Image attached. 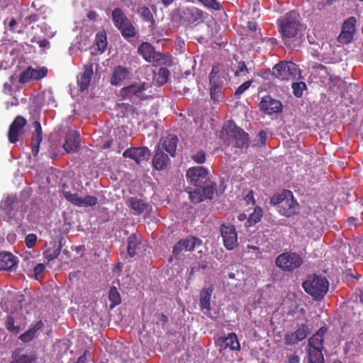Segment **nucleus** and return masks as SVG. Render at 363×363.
<instances>
[{
  "mask_svg": "<svg viewBox=\"0 0 363 363\" xmlns=\"http://www.w3.org/2000/svg\"><path fill=\"white\" fill-rule=\"evenodd\" d=\"M62 195L65 199L74 206H79L81 197L77 193H72L70 191H62Z\"/></svg>",
  "mask_w": 363,
  "mask_h": 363,
  "instance_id": "43",
  "label": "nucleus"
},
{
  "mask_svg": "<svg viewBox=\"0 0 363 363\" xmlns=\"http://www.w3.org/2000/svg\"><path fill=\"white\" fill-rule=\"evenodd\" d=\"M129 75L128 69L121 65L116 66L111 74L110 82L113 86H120Z\"/></svg>",
  "mask_w": 363,
  "mask_h": 363,
  "instance_id": "29",
  "label": "nucleus"
},
{
  "mask_svg": "<svg viewBox=\"0 0 363 363\" xmlns=\"http://www.w3.org/2000/svg\"><path fill=\"white\" fill-rule=\"evenodd\" d=\"M150 156V150L147 147H132L127 148L123 153V157L134 160L138 164L147 160Z\"/></svg>",
  "mask_w": 363,
  "mask_h": 363,
  "instance_id": "16",
  "label": "nucleus"
},
{
  "mask_svg": "<svg viewBox=\"0 0 363 363\" xmlns=\"http://www.w3.org/2000/svg\"><path fill=\"white\" fill-rule=\"evenodd\" d=\"M87 18L91 21H95L98 17V14L95 11H90L87 15Z\"/></svg>",
  "mask_w": 363,
  "mask_h": 363,
  "instance_id": "58",
  "label": "nucleus"
},
{
  "mask_svg": "<svg viewBox=\"0 0 363 363\" xmlns=\"http://www.w3.org/2000/svg\"><path fill=\"white\" fill-rule=\"evenodd\" d=\"M47 73L48 69L45 67L38 69L28 67L21 73L19 82L26 83L32 79L39 80L44 78L47 75Z\"/></svg>",
  "mask_w": 363,
  "mask_h": 363,
  "instance_id": "22",
  "label": "nucleus"
},
{
  "mask_svg": "<svg viewBox=\"0 0 363 363\" xmlns=\"http://www.w3.org/2000/svg\"><path fill=\"white\" fill-rule=\"evenodd\" d=\"M45 272V265L42 263L37 264L31 274H28V276L34 278L38 281H42Z\"/></svg>",
  "mask_w": 363,
  "mask_h": 363,
  "instance_id": "40",
  "label": "nucleus"
},
{
  "mask_svg": "<svg viewBox=\"0 0 363 363\" xmlns=\"http://www.w3.org/2000/svg\"><path fill=\"white\" fill-rule=\"evenodd\" d=\"M79 135L77 132L69 133L63 147L67 152H76L79 147Z\"/></svg>",
  "mask_w": 363,
  "mask_h": 363,
  "instance_id": "31",
  "label": "nucleus"
},
{
  "mask_svg": "<svg viewBox=\"0 0 363 363\" xmlns=\"http://www.w3.org/2000/svg\"><path fill=\"white\" fill-rule=\"evenodd\" d=\"M145 83H133L128 86L122 88L120 91V96L123 99H130L132 96H136L141 100L147 99V96L144 93L145 90Z\"/></svg>",
  "mask_w": 363,
  "mask_h": 363,
  "instance_id": "13",
  "label": "nucleus"
},
{
  "mask_svg": "<svg viewBox=\"0 0 363 363\" xmlns=\"http://www.w3.org/2000/svg\"><path fill=\"white\" fill-rule=\"evenodd\" d=\"M33 127L35 132L31 138V149L34 157H36L39 152L40 144L43 140L42 127L40 123L38 121H34Z\"/></svg>",
  "mask_w": 363,
  "mask_h": 363,
  "instance_id": "28",
  "label": "nucleus"
},
{
  "mask_svg": "<svg viewBox=\"0 0 363 363\" xmlns=\"http://www.w3.org/2000/svg\"><path fill=\"white\" fill-rule=\"evenodd\" d=\"M270 204L276 206L278 212L286 217L296 215L299 207L298 203L290 190H284L281 193L272 196L270 199Z\"/></svg>",
  "mask_w": 363,
  "mask_h": 363,
  "instance_id": "3",
  "label": "nucleus"
},
{
  "mask_svg": "<svg viewBox=\"0 0 363 363\" xmlns=\"http://www.w3.org/2000/svg\"><path fill=\"white\" fill-rule=\"evenodd\" d=\"M170 72L166 67H160L158 71L157 77L156 79L157 84L163 85L167 82Z\"/></svg>",
  "mask_w": 363,
  "mask_h": 363,
  "instance_id": "44",
  "label": "nucleus"
},
{
  "mask_svg": "<svg viewBox=\"0 0 363 363\" xmlns=\"http://www.w3.org/2000/svg\"><path fill=\"white\" fill-rule=\"evenodd\" d=\"M37 357L35 354H27L21 350H15L11 357L10 363H36Z\"/></svg>",
  "mask_w": 363,
  "mask_h": 363,
  "instance_id": "32",
  "label": "nucleus"
},
{
  "mask_svg": "<svg viewBox=\"0 0 363 363\" xmlns=\"http://www.w3.org/2000/svg\"><path fill=\"white\" fill-rule=\"evenodd\" d=\"M356 23L357 20L353 16L348 18L344 21L342 31L337 37L338 42L346 44L352 40L354 33L356 30Z\"/></svg>",
  "mask_w": 363,
  "mask_h": 363,
  "instance_id": "17",
  "label": "nucleus"
},
{
  "mask_svg": "<svg viewBox=\"0 0 363 363\" xmlns=\"http://www.w3.org/2000/svg\"><path fill=\"white\" fill-rule=\"evenodd\" d=\"M259 141L261 145H264L267 140V133L264 130L259 131L258 134Z\"/></svg>",
  "mask_w": 363,
  "mask_h": 363,
  "instance_id": "56",
  "label": "nucleus"
},
{
  "mask_svg": "<svg viewBox=\"0 0 363 363\" xmlns=\"http://www.w3.org/2000/svg\"><path fill=\"white\" fill-rule=\"evenodd\" d=\"M108 298L112 303L111 305V308L121 303V295L116 286H112L110 288L108 293Z\"/></svg>",
  "mask_w": 363,
  "mask_h": 363,
  "instance_id": "42",
  "label": "nucleus"
},
{
  "mask_svg": "<svg viewBox=\"0 0 363 363\" xmlns=\"http://www.w3.org/2000/svg\"><path fill=\"white\" fill-rule=\"evenodd\" d=\"M214 288L213 285L203 288L199 293V306L201 310L206 314L210 313L211 310V300Z\"/></svg>",
  "mask_w": 363,
  "mask_h": 363,
  "instance_id": "23",
  "label": "nucleus"
},
{
  "mask_svg": "<svg viewBox=\"0 0 363 363\" xmlns=\"http://www.w3.org/2000/svg\"><path fill=\"white\" fill-rule=\"evenodd\" d=\"M300 359L298 355H291L289 359V363H299Z\"/></svg>",
  "mask_w": 363,
  "mask_h": 363,
  "instance_id": "62",
  "label": "nucleus"
},
{
  "mask_svg": "<svg viewBox=\"0 0 363 363\" xmlns=\"http://www.w3.org/2000/svg\"><path fill=\"white\" fill-rule=\"evenodd\" d=\"M355 294L359 298V301L363 303V290L362 289H357Z\"/></svg>",
  "mask_w": 363,
  "mask_h": 363,
  "instance_id": "59",
  "label": "nucleus"
},
{
  "mask_svg": "<svg viewBox=\"0 0 363 363\" xmlns=\"http://www.w3.org/2000/svg\"><path fill=\"white\" fill-rule=\"evenodd\" d=\"M6 328L9 332L14 334H17L20 331V326L15 325L14 318L11 315L7 316L6 320Z\"/></svg>",
  "mask_w": 363,
  "mask_h": 363,
  "instance_id": "48",
  "label": "nucleus"
},
{
  "mask_svg": "<svg viewBox=\"0 0 363 363\" xmlns=\"http://www.w3.org/2000/svg\"><path fill=\"white\" fill-rule=\"evenodd\" d=\"M203 6L209 9L219 11L221 9V5L217 0H197Z\"/></svg>",
  "mask_w": 363,
  "mask_h": 363,
  "instance_id": "49",
  "label": "nucleus"
},
{
  "mask_svg": "<svg viewBox=\"0 0 363 363\" xmlns=\"http://www.w3.org/2000/svg\"><path fill=\"white\" fill-rule=\"evenodd\" d=\"M138 53L147 62L160 63L165 55L156 52L154 46L148 42H143L138 48Z\"/></svg>",
  "mask_w": 363,
  "mask_h": 363,
  "instance_id": "10",
  "label": "nucleus"
},
{
  "mask_svg": "<svg viewBox=\"0 0 363 363\" xmlns=\"http://www.w3.org/2000/svg\"><path fill=\"white\" fill-rule=\"evenodd\" d=\"M18 264V258L11 252L0 253V271H12L16 269Z\"/></svg>",
  "mask_w": 363,
  "mask_h": 363,
  "instance_id": "27",
  "label": "nucleus"
},
{
  "mask_svg": "<svg viewBox=\"0 0 363 363\" xmlns=\"http://www.w3.org/2000/svg\"><path fill=\"white\" fill-rule=\"evenodd\" d=\"M43 326L41 320L35 323L32 328L23 333L19 336V340L23 342H28L32 340L35 337L37 331H38Z\"/></svg>",
  "mask_w": 363,
  "mask_h": 363,
  "instance_id": "36",
  "label": "nucleus"
},
{
  "mask_svg": "<svg viewBox=\"0 0 363 363\" xmlns=\"http://www.w3.org/2000/svg\"><path fill=\"white\" fill-rule=\"evenodd\" d=\"M19 201L16 195H8L0 203V210L4 213L5 219L10 221L18 210Z\"/></svg>",
  "mask_w": 363,
  "mask_h": 363,
  "instance_id": "12",
  "label": "nucleus"
},
{
  "mask_svg": "<svg viewBox=\"0 0 363 363\" xmlns=\"http://www.w3.org/2000/svg\"><path fill=\"white\" fill-rule=\"evenodd\" d=\"M247 28L252 31H256L257 30V23L255 22L249 21L247 23Z\"/></svg>",
  "mask_w": 363,
  "mask_h": 363,
  "instance_id": "61",
  "label": "nucleus"
},
{
  "mask_svg": "<svg viewBox=\"0 0 363 363\" xmlns=\"http://www.w3.org/2000/svg\"><path fill=\"white\" fill-rule=\"evenodd\" d=\"M260 218H261V215H259L258 213L257 215L255 213H252L250 216L248 221L249 222L253 221L254 223H256L258 221H259Z\"/></svg>",
  "mask_w": 363,
  "mask_h": 363,
  "instance_id": "57",
  "label": "nucleus"
},
{
  "mask_svg": "<svg viewBox=\"0 0 363 363\" xmlns=\"http://www.w3.org/2000/svg\"><path fill=\"white\" fill-rule=\"evenodd\" d=\"M98 203V199L94 196H86L81 197L79 207L94 206Z\"/></svg>",
  "mask_w": 363,
  "mask_h": 363,
  "instance_id": "47",
  "label": "nucleus"
},
{
  "mask_svg": "<svg viewBox=\"0 0 363 363\" xmlns=\"http://www.w3.org/2000/svg\"><path fill=\"white\" fill-rule=\"evenodd\" d=\"M309 363H324L322 350L319 349H308Z\"/></svg>",
  "mask_w": 363,
  "mask_h": 363,
  "instance_id": "39",
  "label": "nucleus"
},
{
  "mask_svg": "<svg viewBox=\"0 0 363 363\" xmlns=\"http://www.w3.org/2000/svg\"><path fill=\"white\" fill-rule=\"evenodd\" d=\"M223 129L227 134L232 135L238 147L242 148L248 146L250 140L248 133L245 132L242 128L236 126L233 121H228L225 123Z\"/></svg>",
  "mask_w": 363,
  "mask_h": 363,
  "instance_id": "8",
  "label": "nucleus"
},
{
  "mask_svg": "<svg viewBox=\"0 0 363 363\" xmlns=\"http://www.w3.org/2000/svg\"><path fill=\"white\" fill-rule=\"evenodd\" d=\"M128 246L127 252L130 257H134L137 252L136 249L138 246L141 243L140 238L138 237L135 233H132L127 240Z\"/></svg>",
  "mask_w": 363,
  "mask_h": 363,
  "instance_id": "35",
  "label": "nucleus"
},
{
  "mask_svg": "<svg viewBox=\"0 0 363 363\" xmlns=\"http://www.w3.org/2000/svg\"><path fill=\"white\" fill-rule=\"evenodd\" d=\"M259 76L266 80H271L274 77V74H272V70H266L263 72L262 74H259Z\"/></svg>",
  "mask_w": 363,
  "mask_h": 363,
  "instance_id": "55",
  "label": "nucleus"
},
{
  "mask_svg": "<svg viewBox=\"0 0 363 363\" xmlns=\"http://www.w3.org/2000/svg\"><path fill=\"white\" fill-rule=\"evenodd\" d=\"M181 17L188 24L198 25L204 19V12L196 7H187L182 10Z\"/></svg>",
  "mask_w": 363,
  "mask_h": 363,
  "instance_id": "18",
  "label": "nucleus"
},
{
  "mask_svg": "<svg viewBox=\"0 0 363 363\" xmlns=\"http://www.w3.org/2000/svg\"><path fill=\"white\" fill-rule=\"evenodd\" d=\"M26 119L22 116H17L9 126L8 132L9 141L16 143L18 141V135L21 130L26 126Z\"/></svg>",
  "mask_w": 363,
  "mask_h": 363,
  "instance_id": "20",
  "label": "nucleus"
},
{
  "mask_svg": "<svg viewBox=\"0 0 363 363\" xmlns=\"http://www.w3.org/2000/svg\"><path fill=\"white\" fill-rule=\"evenodd\" d=\"M96 45L99 51L103 52L107 46V39H106V33L103 32H99L96 34V40H95Z\"/></svg>",
  "mask_w": 363,
  "mask_h": 363,
  "instance_id": "41",
  "label": "nucleus"
},
{
  "mask_svg": "<svg viewBox=\"0 0 363 363\" xmlns=\"http://www.w3.org/2000/svg\"><path fill=\"white\" fill-rule=\"evenodd\" d=\"M208 170L201 166L189 168L186 174L190 186L186 188L191 202L199 203L205 199H211L216 189V184L209 179Z\"/></svg>",
  "mask_w": 363,
  "mask_h": 363,
  "instance_id": "1",
  "label": "nucleus"
},
{
  "mask_svg": "<svg viewBox=\"0 0 363 363\" xmlns=\"http://www.w3.org/2000/svg\"><path fill=\"white\" fill-rule=\"evenodd\" d=\"M259 108L264 113L272 115L281 113L283 105L280 101L273 99L269 95H267L262 98L259 102Z\"/></svg>",
  "mask_w": 363,
  "mask_h": 363,
  "instance_id": "14",
  "label": "nucleus"
},
{
  "mask_svg": "<svg viewBox=\"0 0 363 363\" xmlns=\"http://www.w3.org/2000/svg\"><path fill=\"white\" fill-rule=\"evenodd\" d=\"M327 332V328L321 327L310 339L308 340L309 349H323L324 335Z\"/></svg>",
  "mask_w": 363,
  "mask_h": 363,
  "instance_id": "30",
  "label": "nucleus"
},
{
  "mask_svg": "<svg viewBox=\"0 0 363 363\" xmlns=\"http://www.w3.org/2000/svg\"><path fill=\"white\" fill-rule=\"evenodd\" d=\"M37 242V236L33 233L28 234L25 238V244L28 248L33 247Z\"/></svg>",
  "mask_w": 363,
  "mask_h": 363,
  "instance_id": "52",
  "label": "nucleus"
},
{
  "mask_svg": "<svg viewBox=\"0 0 363 363\" xmlns=\"http://www.w3.org/2000/svg\"><path fill=\"white\" fill-rule=\"evenodd\" d=\"M11 83L5 82L4 84V93L11 95L12 92V85L14 80V77L12 75L10 77Z\"/></svg>",
  "mask_w": 363,
  "mask_h": 363,
  "instance_id": "54",
  "label": "nucleus"
},
{
  "mask_svg": "<svg viewBox=\"0 0 363 363\" xmlns=\"http://www.w3.org/2000/svg\"><path fill=\"white\" fill-rule=\"evenodd\" d=\"M276 265L284 271L293 272L303 264L301 255L292 252L280 254L275 260Z\"/></svg>",
  "mask_w": 363,
  "mask_h": 363,
  "instance_id": "6",
  "label": "nucleus"
},
{
  "mask_svg": "<svg viewBox=\"0 0 363 363\" xmlns=\"http://www.w3.org/2000/svg\"><path fill=\"white\" fill-rule=\"evenodd\" d=\"M293 89V94L296 97H301L303 95V90L306 89L307 86L305 82H294L291 85Z\"/></svg>",
  "mask_w": 363,
  "mask_h": 363,
  "instance_id": "46",
  "label": "nucleus"
},
{
  "mask_svg": "<svg viewBox=\"0 0 363 363\" xmlns=\"http://www.w3.org/2000/svg\"><path fill=\"white\" fill-rule=\"evenodd\" d=\"M197 270H200L201 269H205L208 267V262L206 261H201L198 263L196 265Z\"/></svg>",
  "mask_w": 363,
  "mask_h": 363,
  "instance_id": "60",
  "label": "nucleus"
},
{
  "mask_svg": "<svg viewBox=\"0 0 363 363\" xmlns=\"http://www.w3.org/2000/svg\"><path fill=\"white\" fill-rule=\"evenodd\" d=\"M246 72L248 73V69L245 65V62L244 61H240L238 63L237 69L235 72V75L236 77L241 76L242 73Z\"/></svg>",
  "mask_w": 363,
  "mask_h": 363,
  "instance_id": "53",
  "label": "nucleus"
},
{
  "mask_svg": "<svg viewBox=\"0 0 363 363\" xmlns=\"http://www.w3.org/2000/svg\"><path fill=\"white\" fill-rule=\"evenodd\" d=\"M61 250V243L55 242L43 252V256L48 262L54 260L60 255Z\"/></svg>",
  "mask_w": 363,
  "mask_h": 363,
  "instance_id": "37",
  "label": "nucleus"
},
{
  "mask_svg": "<svg viewBox=\"0 0 363 363\" xmlns=\"http://www.w3.org/2000/svg\"><path fill=\"white\" fill-rule=\"evenodd\" d=\"M202 240L199 238L191 236L179 240L173 247V254L179 255L182 251H194L196 247L201 246Z\"/></svg>",
  "mask_w": 363,
  "mask_h": 363,
  "instance_id": "15",
  "label": "nucleus"
},
{
  "mask_svg": "<svg viewBox=\"0 0 363 363\" xmlns=\"http://www.w3.org/2000/svg\"><path fill=\"white\" fill-rule=\"evenodd\" d=\"M344 86L345 82L342 81L341 78L338 77H330L328 86V89L334 93L337 94L340 92Z\"/></svg>",
  "mask_w": 363,
  "mask_h": 363,
  "instance_id": "38",
  "label": "nucleus"
},
{
  "mask_svg": "<svg viewBox=\"0 0 363 363\" xmlns=\"http://www.w3.org/2000/svg\"><path fill=\"white\" fill-rule=\"evenodd\" d=\"M128 206L133 210L135 213H143L148 207V203L142 199L136 197H131L128 201Z\"/></svg>",
  "mask_w": 363,
  "mask_h": 363,
  "instance_id": "34",
  "label": "nucleus"
},
{
  "mask_svg": "<svg viewBox=\"0 0 363 363\" xmlns=\"http://www.w3.org/2000/svg\"><path fill=\"white\" fill-rule=\"evenodd\" d=\"M297 69L298 67L295 63L289 61H281L273 67L272 74L274 78L281 81L289 80L296 76Z\"/></svg>",
  "mask_w": 363,
  "mask_h": 363,
  "instance_id": "7",
  "label": "nucleus"
},
{
  "mask_svg": "<svg viewBox=\"0 0 363 363\" xmlns=\"http://www.w3.org/2000/svg\"><path fill=\"white\" fill-rule=\"evenodd\" d=\"M210 95L211 99L214 101H220L223 99L222 86L223 81L218 76V67L213 66L209 74Z\"/></svg>",
  "mask_w": 363,
  "mask_h": 363,
  "instance_id": "9",
  "label": "nucleus"
},
{
  "mask_svg": "<svg viewBox=\"0 0 363 363\" xmlns=\"http://www.w3.org/2000/svg\"><path fill=\"white\" fill-rule=\"evenodd\" d=\"M216 345L220 350H226L227 348L233 351L240 350V345L235 333H230L226 337H219L216 341Z\"/></svg>",
  "mask_w": 363,
  "mask_h": 363,
  "instance_id": "19",
  "label": "nucleus"
},
{
  "mask_svg": "<svg viewBox=\"0 0 363 363\" xmlns=\"http://www.w3.org/2000/svg\"><path fill=\"white\" fill-rule=\"evenodd\" d=\"M220 231L225 247L228 250L235 249L238 245V233L235 226L222 224Z\"/></svg>",
  "mask_w": 363,
  "mask_h": 363,
  "instance_id": "11",
  "label": "nucleus"
},
{
  "mask_svg": "<svg viewBox=\"0 0 363 363\" xmlns=\"http://www.w3.org/2000/svg\"><path fill=\"white\" fill-rule=\"evenodd\" d=\"M117 109L119 111L122 117H127L128 116L133 114L134 112L133 107L127 103L118 104Z\"/></svg>",
  "mask_w": 363,
  "mask_h": 363,
  "instance_id": "45",
  "label": "nucleus"
},
{
  "mask_svg": "<svg viewBox=\"0 0 363 363\" xmlns=\"http://www.w3.org/2000/svg\"><path fill=\"white\" fill-rule=\"evenodd\" d=\"M308 327L301 324L294 333H288L284 336V342L287 345H293L304 340L308 334Z\"/></svg>",
  "mask_w": 363,
  "mask_h": 363,
  "instance_id": "21",
  "label": "nucleus"
},
{
  "mask_svg": "<svg viewBox=\"0 0 363 363\" xmlns=\"http://www.w3.org/2000/svg\"><path fill=\"white\" fill-rule=\"evenodd\" d=\"M158 319L165 323L168 321V317L163 313H157Z\"/></svg>",
  "mask_w": 363,
  "mask_h": 363,
  "instance_id": "63",
  "label": "nucleus"
},
{
  "mask_svg": "<svg viewBox=\"0 0 363 363\" xmlns=\"http://www.w3.org/2000/svg\"><path fill=\"white\" fill-rule=\"evenodd\" d=\"M191 159L197 164H203L206 160V152L200 150L191 155Z\"/></svg>",
  "mask_w": 363,
  "mask_h": 363,
  "instance_id": "50",
  "label": "nucleus"
},
{
  "mask_svg": "<svg viewBox=\"0 0 363 363\" xmlns=\"http://www.w3.org/2000/svg\"><path fill=\"white\" fill-rule=\"evenodd\" d=\"M93 75V64L88 63L84 66V71L77 77V84L82 91L88 89Z\"/></svg>",
  "mask_w": 363,
  "mask_h": 363,
  "instance_id": "25",
  "label": "nucleus"
},
{
  "mask_svg": "<svg viewBox=\"0 0 363 363\" xmlns=\"http://www.w3.org/2000/svg\"><path fill=\"white\" fill-rule=\"evenodd\" d=\"M38 43L40 48H46L49 45V41L47 39L44 38L38 41Z\"/></svg>",
  "mask_w": 363,
  "mask_h": 363,
  "instance_id": "64",
  "label": "nucleus"
},
{
  "mask_svg": "<svg viewBox=\"0 0 363 363\" xmlns=\"http://www.w3.org/2000/svg\"><path fill=\"white\" fill-rule=\"evenodd\" d=\"M302 287L314 300H320L328 291L329 282L325 277L308 275L302 283Z\"/></svg>",
  "mask_w": 363,
  "mask_h": 363,
  "instance_id": "4",
  "label": "nucleus"
},
{
  "mask_svg": "<svg viewBox=\"0 0 363 363\" xmlns=\"http://www.w3.org/2000/svg\"><path fill=\"white\" fill-rule=\"evenodd\" d=\"M111 20L114 26L125 40L137 35L138 31L132 21L128 18L121 8H115L111 12Z\"/></svg>",
  "mask_w": 363,
  "mask_h": 363,
  "instance_id": "5",
  "label": "nucleus"
},
{
  "mask_svg": "<svg viewBox=\"0 0 363 363\" xmlns=\"http://www.w3.org/2000/svg\"><path fill=\"white\" fill-rule=\"evenodd\" d=\"M252 82V80H247L242 83V84H240L235 90L234 93L235 96L239 97L242 93H244L247 89H249Z\"/></svg>",
  "mask_w": 363,
  "mask_h": 363,
  "instance_id": "51",
  "label": "nucleus"
},
{
  "mask_svg": "<svg viewBox=\"0 0 363 363\" xmlns=\"http://www.w3.org/2000/svg\"><path fill=\"white\" fill-rule=\"evenodd\" d=\"M179 139L177 135L172 134L168 135L166 138H162L160 140V145L161 150H165L170 156L174 157L177 147Z\"/></svg>",
  "mask_w": 363,
  "mask_h": 363,
  "instance_id": "26",
  "label": "nucleus"
},
{
  "mask_svg": "<svg viewBox=\"0 0 363 363\" xmlns=\"http://www.w3.org/2000/svg\"><path fill=\"white\" fill-rule=\"evenodd\" d=\"M152 167L157 171L164 169L170 163L168 155L164 153L160 145L155 150V154L152 157Z\"/></svg>",
  "mask_w": 363,
  "mask_h": 363,
  "instance_id": "24",
  "label": "nucleus"
},
{
  "mask_svg": "<svg viewBox=\"0 0 363 363\" xmlns=\"http://www.w3.org/2000/svg\"><path fill=\"white\" fill-rule=\"evenodd\" d=\"M137 13L142 20L149 23V28L153 29L155 26V20L150 9L146 6H139Z\"/></svg>",
  "mask_w": 363,
  "mask_h": 363,
  "instance_id": "33",
  "label": "nucleus"
},
{
  "mask_svg": "<svg viewBox=\"0 0 363 363\" xmlns=\"http://www.w3.org/2000/svg\"><path fill=\"white\" fill-rule=\"evenodd\" d=\"M277 24L281 40L285 45H290L296 41L303 29L300 16L295 11H289L280 16L277 21Z\"/></svg>",
  "mask_w": 363,
  "mask_h": 363,
  "instance_id": "2",
  "label": "nucleus"
}]
</instances>
